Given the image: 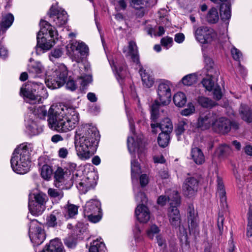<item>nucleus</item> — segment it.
I'll return each instance as SVG.
<instances>
[{"label":"nucleus","instance_id":"obj_53","mask_svg":"<svg viewBox=\"0 0 252 252\" xmlns=\"http://www.w3.org/2000/svg\"><path fill=\"white\" fill-rule=\"evenodd\" d=\"M195 111V108L192 103H189L187 108H185L181 111L183 116H188L193 114Z\"/></svg>","mask_w":252,"mask_h":252},{"label":"nucleus","instance_id":"obj_52","mask_svg":"<svg viewBox=\"0 0 252 252\" xmlns=\"http://www.w3.org/2000/svg\"><path fill=\"white\" fill-rule=\"evenodd\" d=\"M224 220V218L223 215L221 214H219V216L218 218L217 221V226L218 230L219 231L220 235H221L222 234L223 231V221Z\"/></svg>","mask_w":252,"mask_h":252},{"label":"nucleus","instance_id":"obj_13","mask_svg":"<svg viewBox=\"0 0 252 252\" xmlns=\"http://www.w3.org/2000/svg\"><path fill=\"white\" fill-rule=\"evenodd\" d=\"M48 14L56 26L58 27L63 26L67 22V14L65 11L61 8H56L52 6L48 12Z\"/></svg>","mask_w":252,"mask_h":252},{"label":"nucleus","instance_id":"obj_56","mask_svg":"<svg viewBox=\"0 0 252 252\" xmlns=\"http://www.w3.org/2000/svg\"><path fill=\"white\" fill-rule=\"evenodd\" d=\"M129 5L133 8H138L139 6L144 5L146 2L145 0H128Z\"/></svg>","mask_w":252,"mask_h":252},{"label":"nucleus","instance_id":"obj_45","mask_svg":"<svg viewBox=\"0 0 252 252\" xmlns=\"http://www.w3.org/2000/svg\"><path fill=\"white\" fill-rule=\"evenodd\" d=\"M242 119L247 123L252 122V110L249 108H242L240 110Z\"/></svg>","mask_w":252,"mask_h":252},{"label":"nucleus","instance_id":"obj_61","mask_svg":"<svg viewBox=\"0 0 252 252\" xmlns=\"http://www.w3.org/2000/svg\"><path fill=\"white\" fill-rule=\"evenodd\" d=\"M135 199L137 201L145 203L147 201V198L145 194L142 192H139L135 196Z\"/></svg>","mask_w":252,"mask_h":252},{"label":"nucleus","instance_id":"obj_22","mask_svg":"<svg viewBox=\"0 0 252 252\" xmlns=\"http://www.w3.org/2000/svg\"><path fill=\"white\" fill-rule=\"evenodd\" d=\"M43 252H65V251L61 241L58 238H56L50 241Z\"/></svg>","mask_w":252,"mask_h":252},{"label":"nucleus","instance_id":"obj_51","mask_svg":"<svg viewBox=\"0 0 252 252\" xmlns=\"http://www.w3.org/2000/svg\"><path fill=\"white\" fill-rule=\"evenodd\" d=\"M161 104L160 102L155 101L151 107V118L155 120L158 118V106Z\"/></svg>","mask_w":252,"mask_h":252},{"label":"nucleus","instance_id":"obj_9","mask_svg":"<svg viewBox=\"0 0 252 252\" xmlns=\"http://www.w3.org/2000/svg\"><path fill=\"white\" fill-rule=\"evenodd\" d=\"M67 70L66 66L61 64L53 73V76L47 79L45 82L48 88L51 89L59 88L62 86L67 80Z\"/></svg>","mask_w":252,"mask_h":252},{"label":"nucleus","instance_id":"obj_3","mask_svg":"<svg viewBox=\"0 0 252 252\" xmlns=\"http://www.w3.org/2000/svg\"><path fill=\"white\" fill-rule=\"evenodd\" d=\"M30 150L27 145L21 144L13 153L11 166L13 170L20 174L26 173L30 169Z\"/></svg>","mask_w":252,"mask_h":252},{"label":"nucleus","instance_id":"obj_7","mask_svg":"<svg viewBox=\"0 0 252 252\" xmlns=\"http://www.w3.org/2000/svg\"><path fill=\"white\" fill-rule=\"evenodd\" d=\"M193 30L196 40L201 44H210L217 38V33L210 27L194 25Z\"/></svg>","mask_w":252,"mask_h":252},{"label":"nucleus","instance_id":"obj_20","mask_svg":"<svg viewBox=\"0 0 252 252\" xmlns=\"http://www.w3.org/2000/svg\"><path fill=\"white\" fill-rule=\"evenodd\" d=\"M135 216L138 220L142 223L147 222L150 218V212L145 205H139L135 210Z\"/></svg>","mask_w":252,"mask_h":252},{"label":"nucleus","instance_id":"obj_8","mask_svg":"<svg viewBox=\"0 0 252 252\" xmlns=\"http://www.w3.org/2000/svg\"><path fill=\"white\" fill-rule=\"evenodd\" d=\"M67 53L72 61L80 63L89 53V48L84 42L72 41L66 46Z\"/></svg>","mask_w":252,"mask_h":252},{"label":"nucleus","instance_id":"obj_43","mask_svg":"<svg viewBox=\"0 0 252 252\" xmlns=\"http://www.w3.org/2000/svg\"><path fill=\"white\" fill-rule=\"evenodd\" d=\"M131 170L132 180H133L134 178L137 179L140 173V168L138 162L134 159H132L131 161Z\"/></svg>","mask_w":252,"mask_h":252},{"label":"nucleus","instance_id":"obj_11","mask_svg":"<svg viewBox=\"0 0 252 252\" xmlns=\"http://www.w3.org/2000/svg\"><path fill=\"white\" fill-rule=\"evenodd\" d=\"M29 234L31 241L37 245L42 244L45 239V232L39 226L36 220H33L31 222Z\"/></svg>","mask_w":252,"mask_h":252},{"label":"nucleus","instance_id":"obj_17","mask_svg":"<svg viewBox=\"0 0 252 252\" xmlns=\"http://www.w3.org/2000/svg\"><path fill=\"white\" fill-rule=\"evenodd\" d=\"M100 203L97 200L92 199L88 201L84 207V216H91L93 213H100Z\"/></svg>","mask_w":252,"mask_h":252},{"label":"nucleus","instance_id":"obj_2","mask_svg":"<svg viewBox=\"0 0 252 252\" xmlns=\"http://www.w3.org/2000/svg\"><path fill=\"white\" fill-rule=\"evenodd\" d=\"M51 106L48 111L49 127L59 132H66L73 129L79 122V114L72 107L65 108V114H61Z\"/></svg>","mask_w":252,"mask_h":252},{"label":"nucleus","instance_id":"obj_10","mask_svg":"<svg viewBox=\"0 0 252 252\" xmlns=\"http://www.w3.org/2000/svg\"><path fill=\"white\" fill-rule=\"evenodd\" d=\"M217 114L211 111H205L200 112L198 116L196 126L201 130L209 129L213 127Z\"/></svg>","mask_w":252,"mask_h":252},{"label":"nucleus","instance_id":"obj_60","mask_svg":"<svg viewBox=\"0 0 252 252\" xmlns=\"http://www.w3.org/2000/svg\"><path fill=\"white\" fill-rule=\"evenodd\" d=\"M214 97L217 100H220L222 96V93L220 86H216L213 91Z\"/></svg>","mask_w":252,"mask_h":252},{"label":"nucleus","instance_id":"obj_63","mask_svg":"<svg viewBox=\"0 0 252 252\" xmlns=\"http://www.w3.org/2000/svg\"><path fill=\"white\" fill-rule=\"evenodd\" d=\"M68 154V150L64 147L61 148L58 151L59 157L62 158H65Z\"/></svg>","mask_w":252,"mask_h":252},{"label":"nucleus","instance_id":"obj_39","mask_svg":"<svg viewBox=\"0 0 252 252\" xmlns=\"http://www.w3.org/2000/svg\"><path fill=\"white\" fill-rule=\"evenodd\" d=\"M173 101L177 106L183 107L187 102L186 95L183 93L178 92L174 95Z\"/></svg>","mask_w":252,"mask_h":252},{"label":"nucleus","instance_id":"obj_41","mask_svg":"<svg viewBox=\"0 0 252 252\" xmlns=\"http://www.w3.org/2000/svg\"><path fill=\"white\" fill-rule=\"evenodd\" d=\"M189 124L191 125V123L187 119L180 121L176 129V134L180 135L183 133L186 130L188 129Z\"/></svg>","mask_w":252,"mask_h":252},{"label":"nucleus","instance_id":"obj_23","mask_svg":"<svg viewBox=\"0 0 252 252\" xmlns=\"http://www.w3.org/2000/svg\"><path fill=\"white\" fill-rule=\"evenodd\" d=\"M40 32H38L37 35V46L41 49L45 50H49L55 43L54 38L47 40L44 36H41Z\"/></svg>","mask_w":252,"mask_h":252},{"label":"nucleus","instance_id":"obj_57","mask_svg":"<svg viewBox=\"0 0 252 252\" xmlns=\"http://www.w3.org/2000/svg\"><path fill=\"white\" fill-rule=\"evenodd\" d=\"M100 213H93L91 216H85L87 217L89 221L91 222L96 223L98 222L101 219V216L100 214Z\"/></svg>","mask_w":252,"mask_h":252},{"label":"nucleus","instance_id":"obj_12","mask_svg":"<svg viewBox=\"0 0 252 252\" xmlns=\"http://www.w3.org/2000/svg\"><path fill=\"white\" fill-rule=\"evenodd\" d=\"M187 217L190 234L194 236L198 235L199 233L198 217L197 213L195 212L194 207L192 204H189L188 206Z\"/></svg>","mask_w":252,"mask_h":252},{"label":"nucleus","instance_id":"obj_4","mask_svg":"<svg viewBox=\"0 0 252 252\" xmlns=\"http://www.w3.org/2000/svg\"><path fill=\"white\" fill-rule=\"evenodd\" d=\"M43 88L42 83L31 82L21 87L20 94L29 103L35 104L41 100V97L38 93L39 90Z\"/></svg>","mask_w":252,"mask_h":252},{"label":"nucleus","instance_id":"obj_24","mask_svg":"<svg viewBox=\"0 0 252 252\" xmlns=\"http://www.w3.org/2000/svg\"><path fill=\"white\" fill-rule=\"evenodd\" d=\"M41 29L38 32L42 34H49L51 38L56 37L57 35V32L55 28L53 27L51 24L47 21L41 20L40 21Z\"/></svg>","mask_w":252,"mask_h":252},{"label":"nucleus","instance_id":"obj_14","mask_svg":"<svg viewBox=\"0 0 252 252\" xmlns=\"http://www.w3.org/2000/svg\"><path fill=\"white\" fill-rule=\"evenodd\" d=\"M157 92L161 105H168L171 101V97L169 82L167 81L161 82L158 85Z\"/></svg>","mask_w":252,"mask_h":252},{"label":"nucleus","instance_id":"obj_26","mask_svg":"<svg viewBox=\"0 0 252 252\" xmlns=\"http://www.w3.org/2000/svg\"><path fill=\"white\" fill-rule=\"evenodd\" d=\"M127 147L130 153L137 152L139 153L142 151V142L141 138L137 139L136 141L134 140L132 137H128L127 140Z\"/></svg>","mask_w":252,"mask_h":252},{"label":"nucleus","instance_id":"obj_36","mask_svg":"<svg viewBox=\"0 0 252 252\" xmlns=\"http://www.w3.org/2000/svg\"><path fill=\"white\" fill-rule=\"evenodd\" d=\"M169 133L161 132L158 135V142L159 146L162 148L166 147L170 141Z\"/></svg>","mask_w":252,"mask_h":252},{"label":"nucleus","instance_id":"obj_35","mask_svg":"<svg viewBox=\"0 0 252 252\" xmlns=\"http://www.w3.org/2000/svg\"><path fill=\"white\" fill-rule=\"evenodd\" d=\"M105 244L98 240L94 241L91 244L89 252H105Z\"/></svg>","mask_w":252,"mask_h":252},{"label":"nucleus","instance_id":"obj_47","mask_svg":"<svg viewBox=\"0 0 252 252\" xmlns=\"http://www.w3.org/2000/svg\"><path fill=\"white\" fill-rule=\"evenodd\" d=\"M213 77L207 76L201 82L203 87L209 91H212L214 87V82L212 80Z\"/></svg>","mask_w":252,"mask_h":252},{"label":"nucleus","instance_id":"obj_44","mask_svg":"<svg viewBox=\"0 0 252 252\" xmlns=\"http://www.w3.org/2000/svg\"><path fill=\"white\" fill-rule=\"evenodd\" d=\"M28 129L32 135L38 134L43 130L42 126H39L35 121H32L31 123L28 125Z\"/></svg>","mask_w":252,"mask_h":252},{"label":"nucleus","instance_id":"obj_6","mask_svg":"<svg viewBox=\"0 0 252 252\" xmlns=\"http://www.w3.org/2000/svg\"><path fill=\"white\" fill-rule=\"evenodd\" d=\"M46 198V195L42 192L29 194L28 206L32 215L38 216L42 214L45 209Z\"/></svg>","mask_w":252,"mask_h":252},{"label":"nucleus","instance_id":"obj_27","mask_svg":"<svg viewBox=\"0 0 252 252\" xmlns=\"http://www.w3.org/2000/svg\"><path fill=\"white\" fill-rule=\"evenodd\" d=\"M216 153L220 158L225 159L232 154V150L229 145L221 144L216 149Z\"/></svg>","mask_w":252,"mask_h":252},{"label":"nucleus","instance_id":"obj_42","mask_svg":"<svg viewBox=\"0 0 252 252\" xmlns=\"http://www.w3.org/2000/svg\"><path fill=\"white\" fill-rule=\"evenodd\" d=\"M53 174L51 167L47 164H44L41 169V176L45 180H49Z\"/></svg>","mask_w":252,"mask_h":252},{"label":"nucleus","instance_id":"obj_49","mask_svg":"<svg viewBox=\"0 0 252 252\" xmlns=\"http://www.w3.org/2000/svg\"><path fill=\"white\" fill-rule=\"evenodd\" d=\"M78 207L74 204L67 205L66 212L68 218H72L77 214Z\"/></svg>","mask_w":252,"mask_h":252},{"label":"nucleus","instance_id":"obj_1","mask_svg":"<svg viewBox=\"0 0 252 252\" xmlns=\"http://www.w3.org/2000/svg\"><path fill=\"white\" fill-rule=\"evenodd\" d=\"M99 135L96 127L88 124L82 125L77 129L75 146L77 154L82 160L89 159L96 151Z\"/></svg>","mask_w":252,"mask_h":252},{"label":"nucleus","instance_id":"obj_16","mask_svg":"<svg viewBox=\"0 0 252 252\" xmlns=\"http://www.w3.org/2000/svg\"><path fill=\"white\" fill-rule=\"evenodd\" d=\"M198 182L194 177L187 178L183 186L184 194L188 197L193 196L197 191Z\"/></svg>","mask_w":252,"mask_h":252},{"label":"nucleus","instance_id":"obj_21","mask_svg":"<svg viewBox=\"0 0 252 252\" xmlns=\"http://www.w3.org/2000/svg\"><path fill=\"white\" fill-rule=\"evenodd\" d=\"M14 16L11 13L3 14L0 21V33H4L13 23Z\"/></svg>","mask_w":252,"mask_h":252},{"label":"nucleus","instance_id":"obj_30","mask_svg":"<svg viewBox=\"0 0 252 252\" xmlns=\"http://www.w3.org/2000/svg\"><path fill=\"white\" fill-rule=\"evenodd\" d=\"M30 73L33 74L34 77L39 76L44 70V67L40 62L38 61L33 62L29 65L28 68Z\"/></svg>","mask_w":252,"mask_h":252},{"label":"nucleus","instance_id":"obj_48","mask_svg":"<svg viewBox=\"0 0 252 252\" xmlns=\"http://www.w3.org/2000/svg\"><path fill=\"white\" fill-rule=\"evenodd\" d=\"M88 180V179H86L84 181L82 180L77 185V188L79 190L82 191L84 193H86L92 188V185L91 184H89Z\"/></svg>","mask_w":252,"mask_h":252},{"label":"nucleus","instance_id":"obj_62","mask_svg":"<svg viewBox=\"0 0 252 252\" xmlns=\"http://www.w3.org/2000/svg\"><path fill=\"white\" fill-rule=\"evenodd\" d=\"M149 182L148 176L145 174H142L140 177V183L141 187L146 186Z\"/></svg>","mask_w":252,"mask_h":252},{"label":"nucleus","instance_id":"obj_28","mask_svg":"<svg viewBox=\"0 0 252 252\" xmlns=\"http://www.w3.org/2000/svg\"><path fill=\"white\" fill-rule=\"evenodd\" d=\"M190 156L191 159L196 164L201 165L205 162L204 155L202 150L197 147L191 149Z\"/></svg>","mask_w":252,"mask_h":252},{"label":"nucleus","instance_id":"obj_38","mask_svg":"<svg viewBox=\"0 0 252 252\" xmlns=\"http://www.w3.org/2000/svg\"><path fill=\"white\" fill-rule=\"evenodd\" d=\"M60 213L58 211H53L47 217L46 224L48 226L55 227L57 225V219H59Z\"/></svg>","mask_w":252,"mask_h":252},{"label":"nucleus","instance_id":"obj_25","mask_svg":"<svg viewBox=\"0 0 252 252\" xmlns=\"http://www.w3.org/2000/svg\"><path fill=\"white\" fill-rule=\"evenodd\" d=\"M151 126L154 132H155L154 129L155 127H159L163 132L171 133L173 130V125L171 120L168 118L164 119L159 124L156 125L152 124Z\"/></svg>","mask_w":252,"mask_h":252},{"label":"nucleus","instance_id":"obj_19","mask_svg":"<svg viewBox=\"0 0 252 252\" xmlns=\"http://www.w3.org/2000/svg\"><path fill=\"white\" fill-rule=\"evenodd\" d=\"M127 49L126 47H124L123 49V52L125 54L126 56L130 57L133 62L136 63L137 64L139 63V56L137 47L135 42L133 41H129Z\"/></svg>","mask_w":252,"mask_h":252},{"label":"nucleus","instance_id":"obj_54","mask_svg":"<svg viewBox=\"0 0 252 252\" xmlns=\"http://www.w3.org/2000/svg\"><path fill=\"white\" fill-rule=\"evenodd\" d=\"M159 231L158 227L155 224L152 225L150 228L147 230V233L148 236L150 239H153L155 234L158 233Z\"/></svg>","mask_w":252,"mask_h":252},{"label":"nucleus","instance_id":"obj_55","mask_svg":"<svg viewBox=\"0 0 252 252\" xmlns=\"http://www.w3.org/2000/svg\"><path fill=\"white\" fill-rule=\"evenodd\" d=\"M34 113L37 115L38 118H42L47 115V112L45 106H41L35 109Z\"/></svg>","mask_w":252,"mask_h":252},{"label":"nucleus","instance_id":"obj_58","mask_svg":"<svg viewBox=\"0 0 252 252\" xmlns=\"http://www.w3.org/2000/svg\"><path fill=\"white\" fill-rule=\"evenodd\" d=\"M161 44L162 46L168 48V46L170 47L173 43V39L170 37H163L161 39Z\"/></svg>","mask_w":252,"mask_h":252},{"label":"nucleus","instance_id":"obj_32","mask_svg":"<svg viewBox=\"0 0 252 252\" xmlns=\"http://www.w3.org/2000/svg\"><path fill=\"white\" fill-rule=\"evenodd\" d=\"M220 16L222 20H229L231 17V5L229 3H223L220 6Z\"/></svg>","mask_w":252,"mask_h":252},{"label":"nucleus","instance_id":"obj_15","mask_svg":"<svg viewBox=\"0 0 252 252\" xmlns=\"http://www.w3.org/2000/svg\"><path fill=\"white\" fill-rule=\"evenodd\" d=\"M213 129L214 131L219 133L223 134L227 133L231 129L230 121L224 117L218 118L217 115Z\"/></svg>","mask_w":252,"mask_h":252},{"label":"nucleus","instance_id":"obj_5","mask_svg":"<svg viewBox=\"0 0 252 252\" xmlns=\"http://www.w3.org/2000/svg\"><path fill=\"white\" fill-rule=\"evenodd\" d=\"M173 196L168 197V201L170 202L171 207L169 209L168 216L169 218V221L171 225L174 226H179V229H183L184 235H185V238L187 237L186 232L185 231L183 226H180L181 222V217L177 206L180 204V197L177 191H173Z\"/></svg>","mask_w":252,"mask_h":252},{"label":"nucleus","instance_id":"obj_37","mask_svg":"<svg viewBox=\"0 0 252 252\" xmlns=\"http://www.w3.org/2000/svg\"><path fill=\"white\" fill-rule=\"evenodd\" d=\"M197 101L200 106L204 108H212L216 105V103L214 101L205 96H199Z\"/></svg>","mask_w":252,"mask_h":252},{"label":"nucleus","instance_id":"obj_46","mask_svg":"<svg viewBox=\"0 0 252 252\" xmlns=\"http://www.w3.org/2000/svg\"><path fill=\"white\" fill-rule=\"evenodd\" d=\"M184 85L191 86L197 81V76L195 74H190L184 76L182 80Z\"/></svg>","mask_w":252,"mask_h":252},{"label":"nucleus","instance_id":"obj_31","mask_svg":"<svg viewBox=\"0 0 252 252\" xmlns=\"http://www.w3.org/2000/svg\"><path fill=\"white\" fill-rule=\"evenodd\" d=\"M205 68L206 70V76H214L217 74V71L214 66V63L212 59L207 56H204Z\"/></svg>","mask_w":252,"mask_h":252},{"label":"nucleus","instance_id":"obj_50","mask_svg":"<svg viewBox=\"0 0 252 252\" xmlns=\"http://www.w3.org/2000/svg\"><path fill=\"white\" fill-rule=\"evenodd\" d=\"M65 245L70 249L74 248L77 244V239L74 236H70L64 239Z\"/></svg>","mask_w":252,"mask_h":252},{"label":"nucleus","instance_id":"obj_64","mask_svg":"<svg viewBox=\"0 0 252 252\" xmlns=\"http://www.w3.org/2000/svg\"><path fill=\"white\" fill-rule=\"evenodd\" d=\"M8 52L7 49L0 43V57L3 59L7 57Z\"/></svg>","mask_w":252,"mask_h":252},{"label":"nucleus","instance_id":"obj_18","mask_svg":"<svg viewBox=\"0 0 252 252\" xmlns=\"http://www.w3.org/2000/svg\"><path fill=\"white\" fill-rule=\"evenodd\" d=\"M217 194L220 197V204L222 209L224 211H226L227 209L226 192L222 181L219 177L217 179Z\"/></svg>","mask_w":252,"mask_h":252},{"label":"nucleus","instance_id":"obj_40","mask_svg":"<svg viewBox=\"0 0 252 252\" xmlns=\"http://www.w3.org/2000/svg\"><path fill=\"white\" fill-rule=\"evenodd\" d=\"M48 195L53 198L60 200L63 197V192L62 189L49 188L47 191Z\"/></svg>","mask_w":252,"mask_h":252},{"label":"nucleus","instance_id":"obj_33","mask_svg":"<svg viewBox=\"0 0 252 252\" xmlns=\"http://www.w3.org/2000/svg\"><path fill=\"white\" fill-rule=\"evenodd\" d=\"M219 19V16L217 9L213 7L208 12L206 16V21L210 24L216 23Z\"/></svg>","mask_w":252,"mask_h":252},{"label":"nucleus","instance_id":"obj_29","mask_svg":"<svg viewBox=\"0 0 252 252\" xmlns=\"http://www.w3.org/2000/svg\"><path fill=\"white\" fill-rule=\"evenodd\" d=\"M139 72L141 77L143 85L148 88L151 87L154 83V80L152 76L149 72H147L143 68H141Z\"/></svg>","mask_w":252,"mask_h":252},{"label":"nucleus","instance_id":"obj_59","mask_svg":"<svg viewBox=\"0 0 252 252\" xmlns=\"http://www.w3.org/2000/svg\"><path fill=\"white\" fill-rule=\"evenodd\" d=\"M231 53L233 59L236 61H239L242 56L241 52L235 47L231 49Z\"/></svg>","mask_w":252,"mask_h":252},{"label":"nucleus","instance_id":"obj_34","mask_svg":"<svg viewBox=\"0 0 252 252\" xmlns=\"http://www.w3.org/2000/svg\"><path fill=\"white\" fill-rule=\"evenodd\" d=\"M64 172L61 167H58L54 173V184L56 187L60 188L64 181Z\"/></svg>","mask_w":252,"mask_h":252}]
</instances>
